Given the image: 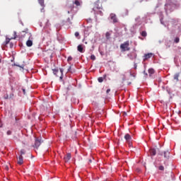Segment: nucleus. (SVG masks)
Here are the masks:
<instances>
[{"label": "nucleus", "mask_w": 181, "mask_h": 181, "mask_svg": "<svg viewBox=\"0 0 181 181\" xmlns=\"http://www.w3.org/2000/svg\"><path fill=\"white\" fill-rule=\"evenodd\" d=\"M68 21H70V18H68Z\"/></svg>", "instance_id": "49530a36"}, {"label": "nucleus", "mask_w": 181, "mask_h": 181, "mask_svg": "<svg viewBox=\"0 0 181 181\" xmlns=\"http://www.w3.org/2000/svg\"><path fill=\"white\" fill-rule=\"evenodd\" d=\"M98 81L99 83H103V82L104 81V78H103V77H99V78H98Z\"/></svg>", "instance_id": "5701e85b"}, {"label": "nucleus", "mask_w": 181, "mask_h": 181, "mask_svg": "<svg viewBox=\"0 0 181 181\" xmlns=\"http://www.w3.org/2000/svg\"><path fill=\"white\" fill-rule=\"evenodd\" d=\"M6 134L7 135H12V131H11V130L7 131Z\"/></svg>", "instance_id": "bb28decb"}, {"label": "nucleus", "mask_w": 181, "mask_h": 181, "mask_svg": "<svg viewBox=\"0 0 181 181\" xmlns=\"http://www.w3.org/2000/svg\"><path fill=\"white\" fill-rule=\"evenodd\" d=\"M64 161L65 162H69L70 159H71V153H68L64 157Z\"/></svg>", "instance_id": "9b49d317"}, {"label": "nucleus", "mask_w": 181, "mask_h": 181, "mask_svg": "<svg viewBox=\"0 0 181 181\" xmlns=\"http://www.w3.org/2000/svg\"><path fill=\"white\" fill-rule=\"evenodd\" d=\"M169 6H170V5H169V4H165V9H169Z\"/></svg>", "instance_id": "7c9ffc66"}, {"label": "nucleus", "mask_w": 181, "mask_h": 181, "mask_svg": "<svg viewBox=\"0 0 181 181\" xmlns=\"http://www.w3.org/2000/svg\"><path fill=\"white\" fill-rule=\"evenodd\" d=\"M12 97H13V93H11V94L10 95V98H12Z\"/></svg>", "instance_id": "58836bf2"}, {"label": "nucleus", "mask_w": 181, "mask_h": 181, "mask_svg": "<svg viewBox=\"0 0 181 181\" xmlns=\"http://www.w3.org/2000/svg\"><path fill=\"white\" fill-rule=\"evenodd\" d=\"M91 162H92V160H91V159H90V160H89V163H91Z\"/></svg>", "instance_id": "a19ab883"}, {"label": "nucleus", "mask_w": 181, "mask_h": 181, "mask_svg": "<svg viewBox=\"0 0 181 181\" xmlns=\"http://www.w3.org/2000/svg\"><path fill=\"white\" fill-rule=\"evenodd\" d=\"M103 80L105 79V78H107V74L103 75Z\"/></svg>", "instance_id": "f704fd0d"}, {"label": "nucleus", "mask_w": 181, "mask_h": 181, "mask_svg": "<svg viewBox=\"0 0 181 181\" xmlns=\"http://www.w3.org/2000/svg\"><path fill=\"white\" fill-rule=\"evenodd\" d=\"M149 152H150V155H151V156H155V155H156V150L155 148L150 149Z\"/></svg>", "instance_id": "dca6fc26"}, {"label": "nucleus", "mask_w": 181, "mask_h": 181, "mask_svg": "<svg viewBox=\"0 0 181 181\" xmlns=\"http://www.w3.org/2000/svg\"><path fill=\"white\" fill-rule=\"evenodd\" d=\"M23 35H21V37H28V39H30L32 37V34L29 33L28 30L26 31H22Z\"/></svg>", "instance_id": "423d86ee"}, {"label": "nucleus", "mask_w": 181, "mask_h": 181, "mask_svg": "<svg viewBox=\"0 0 181 181\" xmlns=\"http://www.w3.org/2000/svg\"><path fill=\"white\" fill-rule=\"evenodd\" d=\"M68 71H69L70 73H74V71H71V66H70L68 69Z\"/></svg>", "instance_id": "a878e982"}, {"label": "nucleus", "mask_w": 181, "mask_h": 181, "mask_svg": "<svg viewBox=\"0 0 181 181\" xmlns=\"http://www.w3.org/2000/svg\"><path fill=\"white\" fill-rule=\"evenodd\" d=\"M13 33H14V37H11V38L6 37V40L4 42V46H6V45H8V43H10V42H11V40H12V39H16V32L14 31Z\"/></svg>", "instance_id": "0eeeda50"}, {"label": "nucleus", "mask_w": 181, "mask_h": 181, "mask_svg": "<svg viewBox=\"0 0 181 181\" xmlns=\"http://www.w3.org/2000/svg\"><path fill=\"white\" fill-rule=\"evenodd\" d=\"M121 52H129L131 47H129V41H125L120 45Z\"/></svg>", "instance_id": "7ed1b4c3"}, {"label": "nucleus", "mask_w": 181, "mask_h": 181, "mask_svg": "<svg viewBox=\"0 0 181 181\" xmlns=\"http://www.w3.org/2000/svg\"><path fill=\"white\" fill-rule=\"evenodd\" d=\"M38 3L41 6H45V0H38Z\"/></svg>", "instance_id": "a211bd4d"}, {"label": "nucleus", "mask_w": 181, "mask_h": 181, "mask_svg": "<svg viewBox=\"0 0 181 181\" xmlns=\"http://www.w3.org/2000/svg\"><path fill=\"white\" fill-rule=\"evenodd\" d=\"M23 94H26V90H25L24 88H23Z\"/></svg>", "instance_id": "e433bc0d"}, {"label": "nucleus", "mask_w": 181, "mask_h": 181, "mask_svg": "<svg viewBox=\"0 0 181 181\" xmlns=\"http://www.w3.org/2000/svg\"><path fill=\"white\" fill-rule=\"evenodd\" d=\"M144 74H145L146 76H147V75H148V74H146V73H144Z\"/></svg>", "instance_id": "c03bdc74"}, {"label": "nucleus", "mask_w": 181, "mask_h": 181, "mask_svg": "<svg viewBox=\"0 0 181 181\" xmlns=\"http://www.w3.org/2000/svg\"><path fill=\"white\" fill-rule=\"evenodd\" d=\"M105 36H106V39H110L111 37V33L110 32H107L106 34H105Z\"/></svg>", "instance_id": "aec40b11"}, {"label": "nucleus", "mask_w": 181, "mask_h": 181, "mask_svg": "<svg viewBox=\"0 0 181 181\" xmlns=\"http://www.w3.org/2000/svg\"><path fill=\"white\" fill-rule=\"evenodd\" d=\"M136 67H138V66L136 65V64H134V69H135V70H136Z\"/></svg>", "instance_id": "4c0bfd02"}, {"label": "nucleus", "mask_w": 181, "mask_h": 181, "mask_svg": "<svg viewBox=\"0 0 181 181\" xmlns=\"http://www.w3.org/2000/svg\"><path fill=\"white\" fill-rule=\"evenodd\" d=\"M0 128H2V126H0Z\"/></svg>", "instance_id": "de8ad7c7"}, {"label": "nucleus", "mask_w": 181, "mask_h": 181, "mask_svg": "<svg viewBox=\"0 0 181 181\" xmlns=\"http://www.w3.org/2000/svg\"><path fill=\"white\" fill-rule=\"evenodd\" d=\"M76 37H78L80 36V33L78 32L75 33Z\"/></svg>", "instance_id": "cd10ccee"}, {"label": "nucleus", "mask_w": 181, "mask_h": 181, "mask_svg": "<svg viewBox=\"0 0 181 181\" xmlns=\"http://www.w3.org/2000/svg\"><path fill=\"white\" fill-rule=\"evenodd\" d=\"M141 36H143V37H146V36H147L146 31H142Z\"/></svg>", "instance_id": "412c9836"}, {"label": "nucleus", "mask_w": 181, "mask_h": 181, "mask_svg": "<svg viewBox=\"0 0 181 181\" xmlns=\"http://www.w3.org/2000/svg\"><path fill=\"white\" fill-rule=\"evenodd\" d=\"M100 4V0H98L94 4L93 11H94L95 14L103 15V11H101V9H103V6L101 4Z\"/></svg>", "instance_id": "f03ea898"}, {"label": "nucleus", "mask_w": 181, "mask_h": 181, "mask_svg": "<svg viewBox=\"0 0 181 181\" xmlns=\"http://www.w3.org/2000/svg\"><path fill=\"white\" fill-rule=\"evenodd\" d=\"M42 142H43V140H42V138L35 139L34 148H36V149H37V148H39L40 145H42Z\"/></svg>", "instance_id": "39448f33"}, {"label": "nucleus", "mask_w": 181, "mask_h": 181, "mask_svg": "<svg viewBox=\"0 0 181 181\" xmlns=\"http://www.w3.org/2000/svg\"><path fill=\"white\" fill-rule=\"evenodd\" d=\"M17 163L18 165H23V156L20 155L18 158H17Z\"/></svg>", "instance_id": "9d476101"}, {"label": "nucleus", "mask_w": 181, "mask_h": 181, "mask_svg": "<svg viewBox=\"0 0 181 181\" xmlns=\"http://www.w3.org/2000/svg\"><path fill=\"white\" fill-rule=\"evenodd\" d=\"M159 155H160L161 156L163 155L165 159H169V155H170V153H169V151H163V153H159Z\"/></svg>", "instance_id": "6e6552de"}, {"label": "nucleus", "mask_w": 181, "mask_h": 181, "mask_svg": "<svg viewBox=\"0 0 181 181\" xmlns=\"http://www.w3.org/2000/svg\"><path fill=\"white\" fill-rule=\"evenodd\" d=\"M74 5H76V6H80V5H81V2H80V1L78 0H75V1H74L72 3V4H67L66 5V12L67 13H73V9H74Z\"/></svg>", "instance_id": "f257e3e1"}, {"label": "nucleus", "mask_w": 181, "mask_h": 181, "mask_svg": "<svg viewBox=\"0 0 181 181\" xmlns=\"http://www.w3.org/2000/svg\"><path fill=\"white\" fill-rule=\"evenodd\" d=\"M78 52H80V53H84V48L83 47V45H79L77 47Z\"/></svg>", "instance_id": "4468645a"}, {"label": "nucleus", "mask_w": 181, "mask_h": 181, "mask_svg": "<svg viewBox=\"0 0 181 181\" xmlns=\"http://www.w3.org/2000/svg\"><path fill=\"white\" fill-rule=\"evenodd\" d=\"M52 71L54 76H57V77H59L60 80H63V69H60V71H59V69H52Z\"/></svg>", "instance_id": "20e7f679"}, {"label": "nucleus", "mask_w": 181, "mask_h": 181, "mask_svg": "<svg viewBox=\"0 0 181 181\" xmlns=\"http://www.w3.org/2000/svg\"><path fill=\"white\" fill-rule=\"evenodd\" d=\"M110 19H112V21H113V23H118V18H117V16L114 13L110 14Z\"/></svg>", "instance_id": "1a4fd4ad"}, {"label": "nucleus", "mask_w": 181, "mask_h": 181, "mask_svg": "<svg viewBox=\"0 0 181 181\" xmlns=\"http://www.w3.org/2000/svg\"><path fill=\"white\" fill-rule=\"evenodd\" d=\"M71 60H73V57H69L67 59V62H71Z\"/></svg>", "instance_id": "c85d7f7f"}, {"label": "nucleus", "mask_w": 181, "mask_h": 181, "mask_svg": "<svg viewBox=\"0 0 181 181\" xmlns=\"http://www.w3.org/2000/svg\"><path fill=\"white\" fill-rule=\"evenodd\" d=\"M4 98L5 100H8V98H9V96L8 95H4Z\"/></svg>", "instance_id": "473e14b6"}, {"label": "nucleus", "mask_w": 181, "mask_h": 181, "mask_svg": "<svg viewBox=\"0 0 181 181\" xmlns=\"http://www.w3.org/2000/svg\"><path fill=\"white\" fill-rule=\"evenodd\" d=\"M159 170H165V167L163 165H160L158 167Z\"/></svg>", "instance_id": "b1692460"}, {"label": "nucleus", "mask_w": 181, "mask_h": 181, "mask_svg": "<svg viewBox=\"0 0 181 181\" xmlns=\"http://www.w3.org/2000/svg\"><path fill=\"white\" fill-rule=\"evenodd\" d=\"M174 42L175 43H179V42H180V38H179V37H175Z\"/></svg>", "instance_id": "4be33fe9"}, {"label": "nucleus", "mask_w": 181, "mask_h": 181, "mask_svg": "<svg viewBox=\"0 0 181 181\" xmlns=\"http://www.w3.org/2000/svg\"><path fill=\"white\" fill-rule=\"evenodd\" d=\"M110 91H111V89H107V90H106L107 94H108V93H110Z\"/></svg>", "instance_id": "c9c22d12"}, {"label": "nucleus", "mask_w": 181, "mask_h": 181, "mask_svg": "<svg viewBox=\"0 0 181 181\" xmlns=\"http://www.w3.org/2000/svg\"><path fill=\"white\" fill-rule=\"evenodd\" d=\"M16 66H17V67H21V69H23V65L21 66V65L16 64Z\"/></svg>", "instance_id": "72a5a7b5"}, {"label": "nucleus", "mask_w": 181, "mask_h": 181, "mask_svg": "<svg viewBox=\"0 0 181 181\" xmlns=\"http://www.w3.org/2000/svg\"><path fill=\"white\" fill-rule=\"evenodd\" d=\"M21 156H22V155H25V150L21 151Z\"/></svg>", "instance_id": "2f4dec72"}, {"label": "nucleus", "mask_w": 181, "mask_h": 181, "mask_svg": "<svg viewBox=\"0 0 181 181\" xmlns=\"http://www.w3.org/2000/svg\"><path fill=\"white\" fill-rule=\"evenodd\" d=\"M124 115H127V112H124Z\"/></svg>", "instance_id": "79ce46f5"}, {"label": "nucleus", "mask_w": 181, "mask_h": 181, "mask_svg": "<svg viewBox=\"0 0 181 181\" xmlns=\"http://www.w3.org/2000/svg\"><path fill=\"white\" fill-rule=\"evenodd\" d=\"M179 76H180V74H175L174 75V80H176L177 81H179Z\"/></svg>", "instance_id": "f3484780"}, {"label": "nucleus", "mask_w": 181, "mask_h": 181, "mask_svg": "<svg viewBox=\"0 0 181 181\" xmlns=\"http://www.w3.org/2000/svg\"><path fill=\"white\" fill-rule=\"evenodd\" d=\"M6 169H8V167H6Z\"/></svg>", "instance_id": "09e8293b"}, {"label": "nucleus", "mask_w": 181, "mask_h": 181, "mask_svg": "<svg viewBox=\"0 0 181 181\" xmlns=\"http://www.w3.org/2000/svg\"><path fill=\"white\" fill-rule=\"evenodd\" d=\"M169 47H170V45L167 46V48H169Z\"/></svg>", "instance_id": "37998d69"}, {"label": "nucleus", "mask_w": 181, "mask_h": 181, "mask_svg": "<svg viewBox=\"0 0 181 181\" xmlns=\"http://www.w3.org/2000/svg\"><path fill=\"white\" fill-rule=\"evenodd\" d=\"M152 56H153V54H152V53L145 54L144 56V62H145V60H148V59H151V57H152Z\"/></svg>", "instance_id": "f8f14e48"}, {"label": "nucleus", "mask_w": 181, "mask_h": 181, "mask_svg": "<svg viewBox=\"0 0 181 181\" xmlns=\"http://www.w3.org/2000/svg\"><path fill=\"white\" fill-rule=\"evenodd\" d=\"M90 59H91V60H95V55L92 54V55L90 56Z\"/></svg>", "instance_id": "393cba45"}, {"label": "nucleus", "mask_w": 181, "mask_h": 181, "mask_svg": "<svg viewBox=\"0 0 181 181\" xmlns=\"http://www.w3.org/2000/svg\"><path fill=\"white\" fill-rule=\"evenodd\" d=\"M9 47H10V49H12V47H13V43L10 42Z\"/></svg>", "instance_id": "c756f323"}, {"label": "nucleus", "mask_w": 181, "mask_h": 181, "mask_svg": "<svg viewBox=\"0 0 181 181\" xmlns=\"http://www.w3.org/2000/svg\"><path fill=\"white\" fill-rule=\"evenodd\" d=\"M144 74H145L146 76H147V75H148V74H146V73H144Z\"/></svg>", "instance_id": "a18cd8bd"}, {"label": "nucleus", "mask_w": 181, "mask_h": 181, "mask_svg": "<svg viewBox=\"0 0 181 181\" xmlns=\"http://www.w3.org/2000/svg\"><path fill=\"white\" fill-rule=\"evenodd\" d=\"M148 73L151 76V74H155V69H148Z\"/></svg>", "instance_id": "6ab92c4d"}, {"label": "nucleus", "mask_w": 181, "mask_h": 181, "mask_svg": "<svg viewBox=\"0 0 181 181\" xmlns=\"http://www.w3.org/2000/svg\"><path fill=\"white\" fill-rule=\"evenodd\" d=\"M2 57L0 55V63H1V62H2Z\"/></svg>", "instance_id": "ea45409f"}, {"label": "nucleus", "mask_w": 181, "mask_h": 181, "mask_svg": "<svg viewBox=\"0 0 181 181\" xmlns=\"http://www.w3.org/2000/svg\"><path fill=\"white\" fill-rule=\"evenodd\" d=\"M124 139L127 141V142H131V139H132V137H131V135H129V134H126L124 135Z\"/></svg>", "instance_id": "ddd939ff"}, {"label": "nucleus", "mask_w": 181, "mask_h": 181, "mask_svg": "<svg viewBox=\"0 0 181 181\" xmlns=\"http://www.w3.org/2000/svg\"><path fill=\"white\" fill-rule=\"evenodd\" d=\"M26 46H28V47H32V46H33V41H32L31 40H28L26 42Z\"/></svg>", "instance_id": "2eb2a0df"}]
</instances>
